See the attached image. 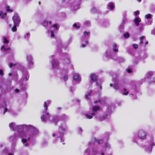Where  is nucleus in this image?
<instances>
[{
	"instance_id": "423d86ee",
	"label": "nucleus",
	"mask_w": 155,
	"mask_h": 155,
	"mask_svg": "<svg viewBox=\"0 0 155 155\" xmlns=\"http://www.w3.org/2000/svg\"><path fill=\"white\" fill-rule=\"evenodd\" d=\"M51 57L52 59L51 63V67L52 68L57 69L59 67V61L58 60L55 58L54 55H52Z\"/></svg>"
},
{
	"instance_id": "09e8293b",
	"label": "nucleus",
	"mask_w": 155,
	"mask_h": 155,
	"mask_svg": "<svg viewBox=\"0 0 155 155\" xmlns=\"http://www.w3.org/2000/svg\"><path fill=\"white\" fill-rule=\"evenodd\" d=\"M124 26L123 25H120L119 27V30L120 32H122L123 30Z\"/></svg>"
},
{
	"instance_id": "393cba45",
	"label": "nucleus",
	"mask_w": 155,
	"mask_h": 155,
	"mask_svg": "<svg viewBox=\"0 0 155 155\" xmlns=\"http://www.w3.org/2000/svg\"><path fill=\"white\" fill-rule=\"evenodd\" d=\"M141 19L139 17H137L134 19V22L137 26H138L139 23L141 22Z\"/></svg>"
},
{
	"instance_id": "dca6fc26",
	"label": "nucleus",
	"mask_w": 155,
	"mask_h": 155,
	"mask_svg": "<svg viewBox=\"0 0 155 155\" xmlns=\"http://www.w3.org/2000/svg\"><path fill=\"white\" fill-rule=\"evenodd\" d=\"M145 151L147 153H150L152 151V147L147 144L143 147Z\"/></svg>"
},
{
	"instance_id": "79ce46f5",
	"label": "nucleus",
	"mask_w": 155,
	"mask_h": 155,
	"mask_svg": "<svg viewBox=\"0 0 155 155\" xmlns=\"http://www.w3.org/2000/svg\"><path fill=\"white\" fill-rule=\"evenodd\" d=\"M133 134H134V137L133 139V141L134 142H135L137 144L138 142V139L135 137V134L134 133Z\"/></svg>"
},
{
	"instance_id": "774afa93",
	"label": "nucleus",
	"mask_w": 155,
	"mask_h": 155,
	"mask_svg": "<svg viewBox=\"0 0 155 155\" xmlns=\"http://www.w3.org/2000/svg\"><path fill=\"white\" fill-rule=\"evenodd\" d=\"M0 74L1 75H3V71L1 69L0 70Z\"/></svg>"
},
{
	"instance_id": "f3484780",
	"label": "nucleus",
	"mask_w": 155,
	"mask_h": 155,
	"mask_svg": "<svg viewBox=\"0 0 155 155\" xmlns=\"http://www.w3.org/2000/svg\"><path fill=\"white\" fill-rule=\"evenodd\" d=\"M112 51L111 50L107 48L106 51L105 56L106 58H111Z\"/></svg>"
},
{
	"instance_id": "58836bf2",
	"label": "nucleus",
	"mask_w": 155,
	"mask_h": 155,
	"mask_svg": "<svg viewBox=\"0 0 155 155\" xmlns=\"http://www.w3.org/2000/svg\"><path fill=\"white\" fill-rule=\"evenodd\" d=\"M5 8L6 9V11L7 12H13V10L12 9H10V6L8 5H6L5 7Z\"/></svg>"
},
{
	"instance_id": "49530a36",
	"label": "nucleus",
	"mask_w": 155,
	"mask_h": 155,
	"mask_svg": "<svg viewBox=\"0 0 155 155\" xmlns=\"http://www.w3.org/2000/svg\"><path fill=\"white\" fill-rule=\"evenodd\" d=\"M42 25L44 26H46L48 25V23L46 20H44L43 21Z\"/></svg>"
},
{
	"instance_id": "5701e85b",
	"label": "nucleus",
	"mask_w": 155,
	"mask_h": 155,
	"mask_svg": "<svg viewBox=\"0 0 155 155\" xmlns=\"http://www.w3.org/2000/svg\"><path fill=\"white\" fill-rule=\"evenodd\" d=\"M82 43L81 46L82 48H84L87 44L88 41L86 38H83L82 41Z\"/></svg>"
},
{
	"instance_id": "69168bd1",
	"label": "nucleus",
	"mask_w": 155,
	"mask_h": 155,
	"mask_svg": "<svg viewBox=\"0 0 155 155\" xmlns=\"http://www.w3.org/2000/svg\"><path fill=\"white\" fill-rule=\"evenodd\" d=\"M85 25L87 26H89L90 25V22L89 21H86L85 22Z\"/></svg>"
},
{
	"instance_id": "7c9ffc66",
	"label": "nucleus",
	"mask_w": 155,
	"mask_h": 155,
	"mask_svg": "<svg viewBox=\"0 0 155 155\" xmlns=\"http://www.w3.org/2000/svg\"><path fill=\"white\" fill-rule=\"evenodd\" d=\"M92 91L90 90L89 92H88L87 94H85V97L86 100H87L89 99V96L92 93Z\"/></svg>"
},
{
	"instance_id": "bb28decb",
	"label": "nucleus",
	"mask_w": 155,
	"mask_h": 155,
	"mask_svg": "<svg viewBox=\"0 0 155 155\" xmlns=\"http://www.w3.org/2000/svg\"><path fill=\"white\" fill-rule=\"evenodd\" d=\"M107 6L109 9L112 10L114 8V4L113 3L110 2L108 4Z\"/></svg>"
},
{
	"instance_id": "a19ab883",
	"label": "nucleus",
	"mask_w": 155,
	"mask_h": 155,
	"mask_svg": "<svg viewBox=\"0 0 155 155\" xmlns=\"http://www.w3.org/2000/svg\"><path fill=\"white\" fill-rule=\"evenodd\" d=\"M97 11L96 9L94 7L92 8L90 10L91 12L92 13H96Z\"/></svg>"
},
{
	"instance_id": "c85d7f7f",
	"label": "nucleus",
	"mask_w": 155,
	"mask_h": 155,
	"mask_svg": "<svg viewBox=\"0 0 155 155\" xmlns=\"http://www.w3.org/2000/svg\"><path fill=\"white\" fill-rule=\"evenodd\" d=\"M153 75V72L152 71H150L147 72L145 75V78H149L152 76Z\"/></svg>"
},
{
	"instance_id": "aec40b11",
	"label": "nucleus",
	"mask_w": 155,
	"mask_h": 155,
	"mask_svg": "<svg viewBox=\"0 0 155 155\" xmlns=\"http://www.w3.org/2000/svg\"><path fill=\"white\" fill-rule=\"evenodd\" d=\"M108 116L107 114H106L102 116H97L96 117V120L98 121H102L105 119Z\"/></svg>"
},
{
	"instance_id": "a211bd4d",
	"label": "nucleus",
	"mask_w": 155,
	"mask_h": 155,
	"mask_svg": "<svg viewBox=\"0 0 155 155\" xmlns=\"http://www.w3.org/2000/svg\"><path fill=\"white\" fill-rule=\"evenodd\" d=\"M51 101L50 100H47L46 101H45L44 104V110L42 112H48L47 110L48 109V105H49L51 103Z\"/></svg>"
},
{
	"instance_id": "f8f14e48",
	"label": "nucleus",
	"mask_w": 155,
	"mask_h": 155,
	"mask_svg": "<svg viewBox=\"0 0 155 155\" xmlns=\"http://www.w3.org/2000/svg\"><path fill=\"white\" fill-rule=\"evenodd\" d=\"M12 20L15 25L18 26L20 21L21 19L19 17L17 13H15L12 17Z\"/></svg>"
},
{
	"instance_id": "ea45409f",
	"label": "nucleus",
	"mask_w": 155,
	"mask_h": 155,
	"mask_svg": "<svg viewBox=\"0 0 155 155\" xmlns=\"http://www.w3.org/2000/svg\"><path fill=\"white\" fill-rule=\"evenodd\" d=\"M73 27L74 28L78 29L80 28V25L79 23H74L73 25Z\"/></svg>"
},
{
	"instance_id": "a18cd8bd",
	"label": "nucleus",
	"mask_w": 155,
	"mask_h": 155,
	"mask_svg": "<svg viewBox=\"0 0 155 155\" xmlns=\"http://www.w3.org/2000/svg\"><path fill=\"white\" fill-rule=\"evenodd\" d=\"M91 151V149L90 148L86 149L84 151V153L87 154H89Z\"/></svg>"
},
{
	"instance_id": "37998d69",
	"label": "nucleus",
	"mask_w": 155,
	"mask_h": 155,
	"mask_svg": "<svg viewBox=\"0 0 155 155\" xmlns=\"http://www.w3.org/2000/svg\"><path fill=\"white\" fill-rule=\"evenodd\" d=\"M145 40V37L144 36H142L140 38V43L141 44L143 43V41Z\"/></svg>"
},
{
	"instance_id": "f704fd0d",
	"label": "nucleus",
	"mask_w": 155,
	"mask_h": 155,
	"mask_svg": "<svg viewBox=\"0 0 155 155\" xmlns=\"http://www.w3.org/2000/svg\"><path fill=\"white\" fill-rule=\"evenodd\" d=\"M53 28L54 31H57L59 28V25L58 24H55L53 25Z\"/></svg>"
},
{
	"instance_id": "2f4dec72",
	"label": "nucleus",
	"mask_w": 155,
	"mask_h": 155,
	"mask_svg": "<svg viewBox=\"0 0 155 155\" xmlns=\"http://www.w3.org/2000/svg\"><path fill=\"white\" fill-rule=\"evenodd\" d=\"M6 13H3L2 11H0V18H4L6 16Z\"/></svg>"
},
{
	"instance_id": "4d7b16f0",
	"label": "nucleus",
	"mask_w": 155,
	"mask_h": 155,
	"mask_svg": "<svg viewBox=\"0 0 155 155\" xmlns=\"http://www.w3.org/2000/svg\"><path fill=\"white\" fill-rule=\"evenodd\" d=\"M138 82L137 81H134L132 82L131 84L132 85H138Z\"/></svg>"
},
{
	"instance_id": "3c124183",
	"label": "nucleus",
	"mask_w": 155,
	"mask_h": 155,
	"mask_svg": "<svg viewBox=\"0 0 155 155\" xmlns=\"http://www.w3.org/2000/svg\"><path fill=\"white\" fill-rule=\"evenodd\" d=\"M84 35L85 36H90V32H89L85 31Z\"/></svg>"
},
{
	"instance_id": "e2e57ef3",
	"label": "nucleus",
	"mask_w": 155,
	"mask_h": 155,
	"mask_svg": "<svg viewBox=\"0 0 155 155\" xmlns=\"http://www.w3.org/2000/svg\"><path fill=\"white\" fill-rule=\"evenodd\" d=\"M7 110H8V109L7 108H6V107L4 108V111L3 112V114H4L7 111Z\"/></svg>"
},
{
	"instance_id": "412c9836",
	"label": "nucleus",
	"mask_w": 155,
	"mask_h": 155,
	"mask_svg": "<svg viewBox=\"0 0 155 155\" xmlns=\"http://www.w3.org/2000/svg\"><path fill=\"white\" fill-rule=\"evenodd\" d=\"M150 146L153 147L155 146V142H154V139L153 137L150 138V140L149 141L148 143L147 144Z\"/></svg>"
},
{
	"instance_id": "5fc2aeb1",
	"label": "nucleus",
	"mask_w": 155,
	"mask_h": 155,
	"mask_svg": "<svg viewBox=\"0 0 155 155\" xmlns=\"http://www.w3.org/2000/svg\"><path fill=\"white\" fill-rule=\"evenodd\" d=\"M78 132L80 134H81L83 131V130H82V129L80 127H79L78 128Z\"/></svg>"
},
{
	"instance_id": "6ab92c4d",
	"label": "nucleus",
	"mask_w": 155,
	"mask_h": 155,
	"mask_svg": "<svg viewBox=\"0 0 155 155\" xmlns=\"http://www.w3.org/2000/svg\"><path fill=\"white\" fill-rule=\"evenodd\" d=\"M100 109V106H93L92 110V115H95V113L99 111Z\"/></svg>"
},
{
	"instance_id": "c03bdc74",
	"label": "nucleus",
	"mask_w": 155,
	"mask_h": 155,
	"mask_svg": "<svg viewBox=\"0 0 155 155\" xmlns=\"http://www.w3.org/2000/svg\"><path fill=\"white\" fill-rule=\"evenodd\" d=\"M143 25L142 23H141L140 24V26L139 28V30L140 32H141L143 30Z\"/></svg>"
},
{
	"instance_id": "e433bc0d",
	"label": "nucleus",
	"mask_w": 155,
	"mask_h": 155,
	"mask_svg": "<svg viewBox=\"0 0 155 155\" xmlns=\"http://www.w3.org/2000/svg\"><path fill=\"white\" fill-rule=\"evenodd\" d=\"M30 37V34L29 33H26L24 35V38L26 40H28Z\"/></svg>"
},
{
	"instance_id": "9d476101",
	"label": "nucleus",
	"mask_w": 155,
	"mask_h": 155,
	"mask_svg": "<svg viewBox=\"0 0 155 155\" xmlns=\"http://www.w3.org/2000/svg\"><path fill=\"white\" fill-rule=\"evenodd\" d=\"M80 0H74V2H73L72 0L71 2V3H72V5H70L69 6L71 8L74 10H76L79 8V5L80 3Z\"/></svg>"
},
{
	"instance_id": "8fccbe9b",
	"label": "nucleus",
	"mask_w": 155,
	"mask_h": 155,
	"mask_svg": "<svg viewBox=\"0 0 155 155\" xmlns=\"http://www.w3.org/2000/svg\"><path fill=\"white\" fill-rule=\"evenodd\" d=\"M124 36L126 38H127L129 37L130 35L128 33L126 32L124 34Z\"/></svg>"
},
{
	"instance_id": "7ed1b4c3",
	"label": "nucleus",
	"mask_w": 155,
	"mask_h": 155,
	"mask_svg": "<svg viewBox=\"0 0 155 155\" xmlns=\"http://www.w3.org/2000/svg\"><path fill=\"white\" fill-rule=\"evenodd\" d=\"M60 118L58 116H52L48 112H43L41 119L43 122L48 121L51 124H56L58 122Z\"/></svg>"
},
{
	"instance_id": "c9c22d12",
	"label": "nucleus",
	"mask_w": 155,
	"mask_h": 155,
	"mask_svg": "<svg viewBox=\"0 0 155 155\" xmlns=\"http://www.w3.org/2000/svg\"><path fill=\"white\" fill-rule=\"evenodd\" d=\"M104 138L106 140H108L109 137V134L108 133H105L104 134Z\"/></svg>"
},
{
	"instance_id": "473e14b6",
	"label": "nucleus",
	"mask_w": 155,
	"mask_h": 155,
	"mask_svg": "<svg viewBox=\"0 0 155 155\" xmlns=\"http://www.w3.org/2000/svg\"><path fill=\"white\" fill-rule=\"evenodd\" d=\"M47 32L50 35L51 37L52 38L54 36V32L52 30H48Z\"/></svg>"
},
{
	"instance_id": "13d9d810",
	"label": "nucleus",
	"mask_w": 155,
	"mask_h": 155,
	"mask_svg": "<svg viewBox=\"0 0 155 155\" xmlns=\"http://www.w3.org/2000/svg\"><path fill=\"white\" fill-rule=\"evenodd\" d=\"M133 47L134 49H137L138 48V45L136 44H133Z\"/></svg>"
},
{
	"instance_id": "680f3d73",
	"label": "nucleus",
	"mask_w": 155,
	"mask_h": 155,
	"mask_svg": "<svg viewBox=\"0 0 155 155\" xmlns=\"http://www.w3.org/2000/svg\"><path fill=\"white\" fill-rule=\"evenodd\" d=\"M135 15H137L139 14V11H137L134 12Z\"/></svg>"
},
{
	"instance_id": "72a5a7b5",
	"label": "nucleus",
	"mask_w": 155,
	"mask_h": 155,
	"mask_svg": "<svg viewBox=\"0 0 155 155\" xmlns=\"http://www.w3.org/2000/svg\"><path fill=\"white\" fill-rule=\"evenodd\" d=\"M118 47H117V45L116 44H114L113 45V49L114 51L115 52H117L118 51Z\"/></svg>"
},
{
	"instance_id": "cd10ccee",
	"label": "nucleus",
	"mask_w": 155,
	"mask_h": 155,
	"mask_svg": "<svg viewBox=\"0 0 155 155\" xmlns=\"http://www.w3.org/2000/svg\"><path fill=\"white\" fill-rule=\"evenodd\" d=\"M121 93L122 95H127L129 93L128 91L125 88H124L121 91Z\"/></svg>"
},
{
	"instance_id": "f03ea898",
	"label": "nucleus",
	"mask_w": 155,
	"mask_h": 155,
	"mask_svg": "<svg viewBox=\"0 0 155 155\" xmlns=\"http://www.w3.org/2000/svg\"><path fill=\"white\" fill-rule=\"evenodd\" d=\"M67 128V127L65 123L61 124L59 127L58 132L52 134V136L54 138L53 140L54 143L61 142L64 141V134Z\"/></svg>"
},
{
	"instance_id": "9b49d317",
	"label": "nucleus",
	"mask_w": 155,
	"mask_h": 155,
	"mask_svg": "<svg viewBox=\"0 0 155 155\" xmlns=\"http://www.w3.org/2000/svg\"><path fill=\"white\" fill-rule=\"evenodd\" d=\"M123 82L119 81L118 80H115L114 81V84L113 88L115 90L119 89L121 87L124 86Z\"/></svg>"
},
{
	"instance_id": "ddd939ff",
	"label": "nucleus",
	"mask_w": 155,
	"mask_h": 155,
	"mask_svg": "<svg viewBox=\"0 0 155 155\" xmlns=\"http://www.w3.org/2000/svg\"><path fill=\"white\" fill-rule=\"evenodd\" d=\"M73 78L77 84H79L81 81V77L78 73H75L73 76Z\"/></svg>"
},
{
	"instance_id": "4c0bfd02",
	"label": "nucleus",
	"mask_w": 155,
	"mask_h": 155,
	"mask_svg": "<svg viewBox=\"0 0 155 155\" xmlns=\"http://www.w3.org/2000/svg\"><path fill=\"white\" fill-rule=\"evenodd\" d=\"M68 117L65 114H63L61 116V119L63 120H65L68 119Z\"/></svg>"
},
{
	"instance_id": "0eeeda50",
	"label": "nucleus",
	"mask_w": 155,
	"mask_h": 155,
	"mask_svg": "<svg viewBox=\"0 0 155 155\" xmlns=\"http://www.w3.org/2000/svg\"><path fill=\"white\" fill-rule=\"evenodd\" d=\"M137 135L139 139L142 140H144L147 138V133L145 130L140 129L137 132Z\"/></svg>"
},
{
	"instance_id": "6e6552de",
	"label": "nucleus",
	"mask_w": 155,
	"mask_h": 155,
	"mask_svg": "<svg viewBox=\"0 0 155 155\" xmlns=\"http://www.w3.org/2000/svg\"><path fill=\"white\" fill-rule=\"evenodd\" d=\"M3 39L2 41L4 43V45H3L1 48V50L2 51H8L10 52V51L13 52L9 48H6L5 47V45H7L9 42L8 39L5 37H3Z\"/></svg>"
},
{
	"instance_id": "4468645a",
	"label": "nucleus",
	"mask_w": 155,
	"mask_h": 155,
	"mask_svg": "<svg viewBox=\"0 0 155 155\" xmlns=\"http://www.w3.org/2000/svg\"><path fill=\"white\" fill-rule=\"evenodd\" d=\"M152 15L150 14H148L145 15V18L146 19L145 23L147 25H151L152 22Z\"/></svg>"
},
{
	"instance_id": "f257e3e1",
	"label": "nucleus",
	"mask_w": 155,
	"mask_h": 155,
	"mask_svg": "<svg viewBox=\"0 0 155 155\" xmlns=\"http://www.w3.org/2000/svg\"><path fill=\"white\" fill-rule=\"evenodd\" d=\"M11 129L15 132L14 134L9 137V139L11 142L5 143L0 145V147L4 146L3 153L6 155H14V151L16 145L17 140L20 137L27 136L29 134L30 136L27 139L22 138L21 142L24 146L28 147L29 146L28 142H31L39 134L38 130L33 125L22 124L17 125L14 122L9 124Z\"/></svg>"
},
{
	"instance_id": "b1692460",
	"label": "nucleus",
	"mask_w": 155,
	"mask_h": 155,
	"mask_svg": "<svg viewBox=\"0 0 155 155\" xmlns=\"http://www.w3.org/2000/svg\"><path fill=\"white\" fill-rule=\"evenodd\" d=\"M90 77L92 81H94L97 79L96 75L94 73L91 74L90 75Z\"/></svg>"
},
{
	"instance_id": "864d4df0",
	"label": "nucleus",
	"mask_w": 155,
	"mask_h": 155,
	"mask_svg": "<svg viewBox=\"0 0 155 155\" xmlns=\"http://www.w3.org/2000/svg\"><path fill=\"white\" fill-rule=\"evenodd\" d=\"M124 61L125 60L123 58H119V61L120 62L123 63Z\"/></svg>"
},
{
	"instance_id": "39448f33",
	"label": "nucleus",
	"mask_w": 155,
	"mask_h": 155,
	"mask_svg": "<svg viewBox=\"0 0 155 155\" xmlns=\"http://www.w3.org/2000/svg\"><path fill=\"white\" fill-rule=\"evenodd\" d=\"M19 68L22 73V79L23 81H26L28 80L29 77V75L28 72L25 70L24 67L20 65Z\"/></svg>"
},
{
	"instance_id": "a878e982",
	"label": "nucleus",
	"mask_w": 155,
	"mask_h": 155,
	"mask_svg": "<svg viewBox=\"0 0 155 155\" xmlns=\"http://www.w3.org/2000/svg\"><path fill=\"white\" fill-rule=\"evenodd\" d=\"M96 85L98 87V90L99 91L101 89V82L100 80H98L96 81Z\"/></svg>"
},
{
	"instance_id": "de8ad7c7",
	"label": "nucleus",
	"mask_w": 155,
	"mask_h": 155,
	"mask_svg": "<svg viewBox=\"0 0 155 155\" xmlns=\"http://www.w3.org/2000/svg\"><path fill=\"white\" fill-rule=\"evenodd\" d=\"M16 25H15L13 26V27L12 28V30L13 32H15L17 30V28H16Z\"/></svg>"
},
{
	"instance_id": "052dcab7",
	"label": "nucleus",
	"mask_w": 155,
	"mask_h": 155,
	"mask_svg": "<svg viewBox=\"0 0 155 155\" xmlns=\"http://www.w3.org/2000/svg\"><path fill=\"white\" fill-rule=\"evenodd\" d=\"M15 64H14L13 63H10L9 65V67L11 68L13 66H15Z\"/></svg>"
},
{
	"instance_id": "2eb2a0df",
	"label": "nucleus",
	"mask_w": 155,
	"mask_h": 155,
	"mask_svg": "<svg viewBox=\"0 0 155 155\" xmlns=\"http://www.w3.org/2000/svg\"><path fill=\"white\" fill-rule=\"evenodd\" d=\"M63 62L64 66V67H68L70 65V60L69 58L68 57H66V58H64L63 60Z\"/></svg>"
},
{
	"instance_id": "c756f323",
	"label": "nucleus",
	"mask_w": 155,
	"mask_h": 155,
	"mask_svg": "<svg viewBox=\"0 0 155 155\" xmlns=\"http://www.w3.org/2000/svg\"><path fill=\"white\" fill-rule=\"evenodd\" d=\"M95 115H92V113H87L85 115V116L86 118L88 119H91L93 118V116H94Z\"/></svg>"
},
{
	"instance_id": "4be33fe9",
	"label": "nucleus",
	"mask_w": 155,
	"mask_h": 155,
	"mask_svg": "<svg viewBox=\"0 0 155 155\" xmlns=\"http://www.w3.org/2000/svg\"><path fill=\"white\" fill-rule=\"evenodd\" d=\"M57 46L58 48H61L63 47V44L61 40L60 39L57 40Z\"/></svg>"
},
{
	"instance_id": "bf43d9fd",
	"label": "nucleus",
	"mask_w": 155,
	"mask_h": 155,
	"mask_svg": "<svg viewBox=\"0 0 155 155\" xmlns=\"http://www.w3.org/2000/svg\"><path fill=\"white\" fill-rule=\"evenodd\" d=\"M97 142L99 144H101L103 143V140H97Z\"/></svg>"
},
{
	"instance_id": "338daca9",
	"label": "nucleus",
	"mask_w": 155,
	"mask_h": 155,
	"mask_svg": "<svg viewBox=\"0 0 155 155\" xmlns=\"http://www.w3.org/2000/svg\"><path fill=\"white\" fill-rule=\"evenodd\" d=\"M47 141H43V142L42 143V144L43 145V146H45V145H46V144L47 143Z\"/></svg>"
},
{
	"instance_id": "20e7f679",
	"label": "nucleus",
	"mask_w": 155,
	"mask_h": 155,
	"mask_svg": "<svg viewBox=\"0 0 155 155\" xmlns=\"http://www.w3.org/2000/svg\"><path fill=\"white\" fill-rule=\"evenodd\" d=\"M111 146L110 144L107 142L105 143L104 144V148L102 150L100 149L97 150L96 149H94L91 153L92 155H104V152L106 149H110V148Z\"/></svg>"
},
{
	"instance_id": "0e129e2a",
	"label": "nucleus",
	"mask_w": 155,
	"mask_h": 155,
	"mask_svg": "<svg viewBox=\"0 0 155 155\" xmlns=\"http://www.w3.org/2000/svg\"><path fill=\"white\" fill-rule=\"evenodd\" d=\"M72 40V38L71 37H70L69 39L68 42L69 43V44L71 42Z\"/></svg>"
},
{
	"instance_id": "1a4fd4ad",
	"label": "nucleus",
	"mask_w": 155,
	"mask_h": 155,
	"mask_svg": "<svg viewBox=\"0 0 155 155\" xmlns=\"http://www.w3.org/2000/svg\"><path fill=\"white\" fill-rule=\"evenodd\" d=\"M33 60V58L31 55L30 54L27 55V67L28 68H30L33 66L34 63Z\"/></svg>"
},
{
	"instance_id": "603ef678",
	"label": "nucleus",
	"mask_w": 155,
	"mask_h": 155,
	"mask_svg": "<svg viewBox=\"0 0 155 155\" xmlns=\"http://www.w3.org/2000/svg\"><path fill=\"white\" fill-rule=\"evenodd\" d=\"M63 79L64 81H66L68 80V76L67 75H64L63 78Z\"/></svg>"
},
{
	"instance_id": "6e6d98bb",
	"label": "nucleus",
	"mask_w": 155,
	"mask_h": 155,
	"mask_svg": "<svg viewBox=\"0 0 155 155\" xmlns=\"http://www.w3.org/2000/svg\"><path fill=\"white\" fill-rule=\"evenodd\" d=\"M126 71L128 73H130L133 70H132V69L130 68V69H127L126 70Z\"/></svg>"
}]
</instances>
